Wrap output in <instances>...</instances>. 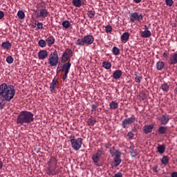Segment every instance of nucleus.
Masks as SVG:
<instances>
[{"mask_svg": "<svg viewBox=\"0 0 177 177\" xmlns=\"http://www.w3.org/2000/svg\"><path fill=\"white\" fill-rule=\"evenodd\" d=\"M16 95V90L13 85L3 83L0 85V110L5 107V102H10Z\"/></svg>", "mask_w": 177, "mask_h": 177, "instance_id": "obj_1", "label": "nucleus"}, {"mask_svg": "<svg viewBox=\"0 0 177 177\" xmlns=\"http://www.w3.org/2000/svg\"><path fill=\"white\" fill-rule=\"evenodd\" d=\"M34 121V113L28 111H21L17 118V124L18 125H25L31 124Z\"/></svg>", "mask_w": 177, "mask_h": 177, "instance_id": "obj_2", "label": "nucleus"}, {"mask_svg": "<svg viewBox=\"0 0 177 177\" xmlns=\"http://www.w3.org/2000/svg\"><path fill=\"white\" fill-rule=\"evenodd\" d=\"M110 154L111 157H113L115 167H118V165H120V164L122 162L121 151L118 150L114 151V147H113V149L110 150Z\"/></svg>", "mask_w": 177, "mask_h": 177, "instance_id": "obj_3", "label": "nucleus"}, {"mask_svg": "<svg viewBox=\"0 0 177 177\" xmlns=\"http://www.w3.org/2000/svg\"><path fill=\"white\" fill-rule=\"evenodd\" d=\"M93 41H95V38H93V36L88 35L85 36L83 39H78L77 40V45H84V44H86L87 45H92V44H93Z\"/></svg>", "mask_w": 177, "mask_h": 177, "instance_id": "obj_4", "label": "nucleus"}, {"mask_svg": "<svg viewBox=\"0 0 177 177\" xmlns=\"http://www.w3.org/2000/svg\"><path fill=\"white\" fill-rule=\"evenodd\" d=\"M73 138L71 139L72 149L75 150V151H77V150H80V149H81L82 147V138H78L75 139L74 136Z\"/></svg>", "mask_w": 177, "mask_h": 177, "instance_id": "obj_5", "label": "nucleus"}, {"mask_svg": "<svg viewBox=\"0 0 177 177\" xmlns=\"http://www.w3.org/2000/svg\"><path fill=\"white\" fill-rule=\"evenodd\" d=\"M48 64L51 67H56L59 64V55H57V52H54L51 53L49 56Z\"/></svg>", "mask_w": 177, "mask_h": 177, "instance_id": "obj_6", "label": "nucleus"}, {"mask_svg": "<svg viewBox=\"0 0 177 177\" xmlns=\"http://www.w3.org/2000/svg\"><path fill=\"white\" fill-rule=\"evenodd\" d=\"M142 20H143V15L142 13H130V21H131V23H135V21H138L139 23H140Z\"/></svg>", "mask_w": 177, "mask_h": 177, "instance_id": "obj_7", "label": "nucleus"}, {"mask_svg": "<svg viewBox=\"0 0 177 177\" xmlns=\"http://www.w3.org/2000/svg\"><path fill=\"white\" fill-rule=\"evenodd\" d=\"M71 57H73V50L66 49L62 54V60L64 63H66V62H68Z\"/></svg>", "mask_w": 177, "mask_h": 177, "instance_id": "obj_8", "label": "nucleus"}, {"mask_svg": "<svg viewBox=\"0 0 177 177\" xmlns=\"http://www.w3.org/2000/svg\"><path fill=\"white\" fill-rule=\"evenodd\" d=\"M71 67V63L70 62L65 63L62 66V70L65 73L64 75L62 77L63 81H65V80H67V75H68V71H70Z\"/></svg>", "mask_w": 177, "mask_h": 177, "instance_id": "obj_9", "label": "nucleus"}, {"mask_svg": "<svg viewBox=\"0 0 177 177\" xmlns=\"http://www.w3.org/2000/svg\"><path fill=\"white\" fill-rule=\"evenodd\" d=\"M136 118L135 116H131L129 118H126L122 122V128H127V125H131V124H133L135 122Z\"/></svg>", "mask_w": 177, "mask_h": 177, "instance_id": "obj_10", "label": "nucleus"}, {"mask_svg": "<svg viewBox=\"0 0 177 177\" xmlns=\"http://www.w3.org/2000/svg\"><path fill=\"white\" fill-rule=\"evenodd\" d=\"M48 15H49V12H48V10L46 8H41L39 10V12L36 14L37 19L42 18L45 19L48 17Z\"/></svg>", "mask_w": 177, "mask_h": 177, "instance_id": "obj_11", "label": "nucleus"}, {"mask_svg": "<svg viewBox=\"0 0 177 177\" xmlns=\"http://www.w3.org/2000/svg\"><path fill=\"white\" fill-rule=\"evenodd\" d=\"M102 150L98 149L96 153H94L92 156V160L95 164H97L100 161V158L102 157Z\"/></svg>", "mask_w": 177, "mask_h": 177, "instance_id": "obj_12", "label": "nucleus"}, {"mask_svg": "<svg viewBox=\"0 0 177 177\" xmlns=\"http://www.w3.org/2000/svg\"><path fill=\"white\" fill-rule=\"evenodd\" d=\"M160 122L161 125H167L168 122H169V116L167 114L162 115L160 118H159Z\"/></svg>", "mask_w": 177, "mask_h": 177, "instance_id": "obj_13", "label": "nucleus"}, {"mask_svg": "<svg viewBox=\"0 0 177 177\" xmlns=\"http://www.w3.org/2000/svg\"><path fill=\"white\" fill-rule=\"evenodd\" d=\"M59 85V82H57V80L53 79L51 84H50V92L51 93H53L54 91L57 88V86Z\"/></svg>", "mask_w": 177, "mask_h": 177, "instance_id": "obj_14", "label": "nucleus"}, {"mask_svg": "<svg viewBox=\"0 0 177 177\" xmlns=\"http://www.w3.org/2000/svg\"><path fill=\"white\" fill-rule=\"evenodd\" d=\"M72 3L76 8H81L82 5H86V0H73Z\"/></svg>", "mask_w": 177, "mask_h": 177, "instance_id": "obj_15", "label": "nucleus"}, {"mask_svg": "<svg viewBox=\"0 0 177 177\" xmlns=\"http://www.w3.org/2000/svg\"><path fill=\"white\" fill-rule=\"evenodd\" d=\"M38 57L39 60H44V59H46V57H48V51L45 50H40L38 53Z\"/></svg>", "mask_w": 177, "mask_h": 177, "instance_id": "obj_16", "label": "nucleus"}, {"mask_svg": "<svg viewBox=\"0 0 177 177\" xmlns=\"http://www.w3.org/2000/svg\"><path fill=\"white\" fill-rule=\"evenodd\" d=\"M48 167H57V159H56L55 157H51L48 161Z\"/></svg>", "mask_w": 177, "mask_h": 177, "instance_id": "obj_17", "label": "nucleus"}, {"mask_svg": "<svg viewBox=\"0 0 177 177\" xmlns=\"http://www.w3.org/2000/svg\"><path fill=\"white\" fill-rule=\"evenodd\" d=\"M46 174L48 175H49L50 176V175L52 176H53L54 175H56V174H57L56 172V167H51V166H48L47 171H46Z\"/></svg>", "mask_w": 177, "mask_h": 177, "instance_id": "obj_18", "label": "nucleus"}, {"mask_svg": "<svg viewBox=\"0 0 177 177\" xmlns=\"http://www.w3.org/2000/svg\"><path fill=\"white\" fill-rule=\"evenodd\" d=\"M169 64H177V54L174 53L172 55H171L169 62H168Z\"/></svg>", "mask_w": 177, "mask_h": 177, "instance_id": "obj_19", "label": "nucleus"}, {"mask_svg": "<svg viewBox=\"0 0 177 177\" xmlns=\"http://www.w3.org/2000/svg\"><path fill=\"white\" fill-rule=\"evenodd\" d=\"M122 77V71L121 70H116L113 72V78L114 80H120Z\"/></svg>", "mask_w": 177, "mask_h": 177, "instance_id": "obj_20", "label": "nucleus"}, {"mask_svg": "<svg viewBox=\"0 0 177 177\" xmlns=\"http://www.w3.org/2000/svg\"><path fill=\"white\" fill-rule=\"evenodd\" d=\"M154 129L153 124H149V125H145L144 126V132L145 133H150L153 131V129Z\"/></svg>", "mask_w": 177, "mask_h": 177, "instance_id": "obj_21", "label": "nucleus"}, {"mask_svg": "<svg viewBox=\"0 0 177 177\" xmlns=\"http://www.w3.org/2000/svg\"><path fill=\"white\" fill-rule=\"evenodd\" d=\"M160 89H162L165 93H168V92H169V84L167 82H164L161 84Z\"/></svg>", "mask_w": 177, "mask_h": 177, "instance_id": "obj_22", "label": "nucleus"}, {"mask_svg": "<svg viewBox=\"0 0 177 177\" xmlns=\"http://www.w3.org/2000/svg\"><path fill=\"white\" fill-rule=\"evenodd\" d=\"M86 124L87 125H88V127H93V125L96 124V118H93L91 116L87 120Z\"/></svg>", "mask_w": 177, "mask_h": 177, "instance_id": "obj_23", "label": "nucleus"}, {"mask_svg": "<svg viewBox=\"0 0 177 177\" xmlns=\"http://www.w3.org/2000/svg\"><path fill=\"white\" fill-rule=\"evenodd\" d=\"M167 131H168V127L165 126H160L158 129L160 135H165V133H167Z\"/></svg>", "mask_w": 177, "mask_h": 177, "instance_id": "obj_24", "label": "nucleus"}, {"mask_svg": "<svg viewBox=\"0 0 177 177\" xmlns=\"http://www.w3.org/2000/svg\"><path fill=\"white\" fill-rule=\"evenodd\" d=\"M151 36V32H150V30H145V31H142L141 32V37H142V38H149V37Z\"/></svg>", "mask_w": 177, "mask_h": 177, "instance_id": "obj_25", "label": "nucleus"}, {"mask_svg": "<svg viewBox=\"0 0 177 177\" xmlns=\"http://www.w3.org/2000/svg\"><path fill=\"white\" fill-rule=\"evenodd\" d=\"M109 107L111 110H115L116 109H118V103L115 101H112L109 104Z\"/></svg>", "mask_w": 177, "mask_h": 177, "instance_id": "obj_26", "label": "nucleus"}, {"mask_svg": "<svg viewBox=\"0 0 177 177\" xmlns=\"http://www.w3.org/2000/svg\"><path fill=\"white\" fill-rule=\"evenodd\" d=\"M165 66V64H164L163 62L159 61L156 64L157 70H158L159 71H161V70H162V68H164Z\"/></svg>", "mask_w": 177, "mask_h": 177, "instance_id": "obj_27", "label": "nucleus"}, {"mask_svg": "<svg viewBox=\"0 0 177 177\" xmlns=\"http://www.w3.org/2000/svg\"><path fill=\"white\" fill-rule=\"evenodd\" d=\"M62 26L65 30H67V28H70V27H71V24H70V21L66 20L62 22Z\"/></svg>", "mask_w": 177, "mask_h": 177, "instance_id": "obj_28", "label": "nucleus"}, {"mask_svg": "<svg viewBox=\"0 0 177 177\" xmlns=\"http://www.w3.org/2000/svg\"><path fill=\"white\" fill-rule=\"evenodd\" d=\"M102 67H104V68H106V70H110V68H111V64L109 62H103Z\"/></svg>", "mask_w": 177, "mask_h": 177, "instance_id": "obj_29", "label": "nucleus"}, {"mask_svg": "<svg viewBox=\"0 0 177 177\" xmlns=\"http://www.w3.org/2000/svg\"><path fill=\"white\" fill-rule=\"evenodd\" d=\"M161 162L163 165H167L168 162H169V158H168V156H163L161 159Z\"/></svg>", "mask_w": 177, "mask_h": 177, "instance_id": "obj_30", "label": "nucleus"}, {"mask_svg": "<svg viewBox=\"0 0 177 177\" xmlns=\"http://www.w3.org/2000/svg\"><path fill=\"white\" fill-rule=\"evenodd\" d=\"M122 41H128L129 39V33L126 32H124L121 37Z\"/></svg>", "mask_w": 177, "mask_h": 177, "instance_id": "obj_31", "label": "nucleus"}, {"mask_svg": "<svg viewBox=\"0 0 177 177\" xmlns=\"http://www.w3.org/2000/svg\"><path fill=\"white\" fill-rule=\"evenodd\" d=\"M17 16L19 19L23 20V19L26 17V14H24V12H23V10H19L17 12Z\"/></svg>", "mask_w": 177, "mask_h": 177, "instance_id": "obj_32", "label": "nucleus"}, {"mask_svg": "<svg viewBox=\"0 0 177 177\" xmlns=\"http://www.w3.org/2000/svg\"><path fill=\"white\" fill-rule=\"evenodd\" d=\"M158 151L160 154H164V153H165V146L160 145L158 147Z\"/></svg>", "mask_w": 177, "mask_h": 177, "instance_id": "obj_33", "label": "nucleus"}, {"mask_svg": "<svg viewBox=\"0 0 177 177\" xmlns=\"http://www.w3.org/2000/svg\"><path fill=\"white\" fill-rule=\"evenodd\" d=\"M46 41L48 45H53V44H55V38L53 37H48Z\"/></svg>", "mask_w": 177, "mask_h": 177, "instance_id": "obj_34", "label": "nucleus"}, {"mask_svg": "<svg viewBox=\"0 0 177 177\" xmlns=\"http://www.w3.org/2000/svg\"><path fill=\"white\" fill-rule=\"evenodd\" d=\"M105 28V32H106V34H111L112 31H113V27H111V26L110 25H108V26H106L104 27Z\"/></svg>", "mask_w": 177, "mask_h": 177, "instance_id": "obj_35", "label": "nucleus"}, {"mask_svg": "<svg viewBox=\"0 0 177 177\" xmlns=\"http://www.w3.org/2000/svg\"><path fill=\"white\" fill-rule=\"evenodd\" d=\"M112 52L115 56H118L120 55V48H117L116 46H114L113 48Z\"/></svg>", "mask_w": 177, "mask_h": 177, "instance_id": "obj_36", "label": "nucleus"}, {"mask_svg": "<svg viewBox=\"0 0 177 177\" xmlns=\"http://www.w3.org/2000/svg\"><path fill=\"white\" fill-rule=\"evenodd\" d=\"M95 12L93 10H89L87 12V15L90 19H93V17H95Z\"/></svg>", "mask_w": 177, "mask_h": 177, "instance_id": "obj_37", "label": "nucleus"}, {"mask_svg": "<svg viewBox=\"0 0 177 177\" xmlns=\"http://www.w3.org/2000/svg\"><path fill=\"white\" fill-rule=\"evenodd\" d=\"M15 59H13L12 56H8L6 57V62L7 63H8V64H12V63H13V61Z\"/></svg>", "mask_w": 177, "mask_h": 177, "instance_id": "obj_38", "label": "nucleus"}, {"mask_svg": "<svg viewBox=\"0 0 177 177\" xmlns=\"http://www.w3.org/2000/svg\"><path fill=\"white\" fill-rule=\"evenodd\" d=\"M36 25L38 30H44V24H42V22H37Z\"/></svg>", "mask_w": 177, "mask_h": 177, "instance_id": "obj_39", "label": "nucleus"}, {"mask_svg": "<svg viewBox=\"0 0 177 177\" xmlns=\"http://www.w3.org/2000/svg\"><path fill=\"white\" fill-rule=\"evenodd\" d=\"M139 97L140 99H141L142 100H145V99H146V97H147V95H146V93H140L139 94Z\"/></svg>", "mask_w": 177, "mask_h": 177, "instance_id": "obj_40", "label": "nucleus"}, {"mask_svg": "<svg viewBox=\"0 0 177 177\" xmlns=\"http://www.w3.org/2000/svg\"><path fill=\"white\" fill-rule=\"evenodd\" d=\"M165 3L167 6H172L174 5V1L173 0H165Z\"/></svg>", "mask_w": 177, "mask_h": 177, "instance_id": "obj_41", "label": "nucleus"}, {"mask_svg": "<svg viewBox=\"0 0 177 177\" xmlns=\"http://www.w3.org/2000/svg\"><path fill=\"white\" fill-rule=\"evenodd\" d=\"M135 81L137 84H140V82H141L142 81V77L140 76H137L136 78H135Z\"/></svg>", "mask_w": 177, "mask_h": 177, "instance_id": "obj_42", "label": "nucleus"}, {"mask_svg": "<svg viewBox=\"0 0 177 177\" xmlns=\"http://www.w3.org/2000/svg\"><path fill=\"white\" fill-rule=\"evenodd\" d=\"M127 136H128V138H129V139H132V138H133V136H135V134H133V133H132L131 131H129L127 133Z\"/></svg>", "mask_w": 177, "mask_h": 177, "instance_id": "obj_43", "label": "nucleus"}, {"mask_svg": "<svg viewBox=\"0 0 177 177\" xmlns=\"http://www.w3.org/2000/svg\"><path fill=\"white\" fill-rule=\"evenodd\" d=\"M91 109L93 111H97V105L93 104Z\"/></svg>", "mask_w": 177, "mask_h": 177, "instance_id": "obj_44", "label": "nucleus"}, {"mask_svg": "<svg viewBox=\"0 0 177 177\" xmlns=\"http://www.w3.org/2000/svg\"><path fill=\"white\" fill-rule=\"evenodd\" d=\"M38 44L39 45H46V41L41 39L40 41H39Z\"/></svg>", "mask_w": 177, "mask_h": 177, "instance_id": "obj_45", "label": "nucleus"}, {"mask_svg": "<svg viewBox=\"0 0 177 177\" xmlns=\"http://www.w3.org/2000/svg\"><path fill=\"white\" fill-rule=\"evenodd\" d=\"M5 17V12L3 11H0V20H2Z\"/></svg>", "mask_w": 177, "mask_h": 177, "instance_id": "obj_46", "label": "nucleus"}, {"mask_svg": "<svg viewBox=\"0 0 177 177\" xmlns=\"http://www.w3.org/2000/svg\"><path fill=\"white\" fill-rule=\"evenodd\" d=\"M131 156L132 157H136V156H138V152H136V151H132L131 152Z\"/></svg>", "mask_w": 177, "mask_h": 177, "instance_id": "obj_47", "label": "nucleus"}, {"mask_svg": "<svg viewBox=\"0 0 177 177\" xmlns=\"http://www.w3.org/2000/svg\"><path fill=\"white\" fill-rule=\"evenodd\" d=\"M113 177H122V173L118 172L114 174Z\"/></svg>", "mask_w": 177, "mask_h": 177, "instance_id": "obj_48", "label": "nucleus"}, {"mask_svg": "<svg viewBox=\"0 0 177 177\" xmlns=\"http://www.w3.org/2000/svg\"><path fill=\"white\" fill-rule=\"evenodd\" d=\"M153 171L157 174V172H158V165H155L153 168Z\"/></svg>", "mask_w": 177, "mask_h": 177, "instance_id": "obj_49", "label": "nucleus"}, {"mask_svg": "<svg viewBox=\"0 0 177 177\" xmlns=\"http://www.w3.org/2000/svg\"><path fill=\"white\" fill-rule=\"evenodd\" d=\"M3 49H9L10 48V45H3Z\"/></svg>", "mask_w": 177, "mask_h": 177, "instance_id": "obj_50", "label": "nucleus"}, {"mask_svg": "<svg viewBox=\"0 0 177 177\" xmlns=\"http://www.w3.org/2000/svg\"><path fill=\"white\" fill-rule=\"evenodd\" d=\"M171 177H177V172L174 171V172L171 173Z\"/></svg>", "mask_w": 177, "mask_h": 177, "instance_id": "obj_51", "label": "nucleus"}, {"mask_svg": "<svg viewBox=\"0 0 177 177\" xmlns=\"http://www.w3.org/2000/svg\"><path fill=\"white\" fill-rule=\"evenodd\" d=\"M1 45H10V42H9V41L3 42V43L1 44Z\"/></svg>", "mask_w": 177, "mask_h": 177, "instance_id": "obj_52", "label": "nucleus"}, {"mask_svg": "<svg viewBox=\"0 0 177 177\" xmlns=\"http://www.w3.org/2000/svg\"><path fill=\"white\" fill-rule=\"evenodd\" d=\"M133 2H135V3H140V2H142V0H133Z\"/></svg>", "mask_w": 177, "mask_h": 177, "instance_id": "obj_53", "label": "nucleus"}, {"mask_svg": "<svg viewBox=\"0 0 177 177\" xmlns=\"http://www.w3.org/2000/svg\"><path fill=\"white\" fill-rule=\"evenodd\" d=\"M2 167H3V163L0 161V169H2Z\"/></svg>", "mask_w": 177, "mask_h": 177, "instance_id": "obj_54", "label": "nucleus"}, {"mask_svg": "<svg viewBox=\"0 0 177 177\" xmlns=\"http://www.w3.org/2000/svg\"><path fill=\"white\" fill-rule=\"evenodd\" d=\"M163 57H168V55H167V53L165 52V53H163Z\"/></svg>", "mask_w": 177, "mask_h": 177, "instance_id": "obj_55", "label": "nucleus"}, {"mask_svg": "<svg viewBox=\"0 0 177 177\" xmlns=\"http://www.w3.org/2000/svg\"><path fill=\"white\" fill-rule=\"evenodd\" d=\"M40 46L41 47V48H45V46H46V45H40Z\"/></svg>", "mask_w": 177, "mask_h": 177, "instance_id": "obj_56", "label": "nucleus"}, {"mask_svg": "<svg viewBox=\"0 0 177 177\" xmlns=\"http://www.w3.org/2000/svg\"><path fill=\"white\" fill-rule=\"evenodd\" d=\"M174 92H176V93H177V87L174 89Z\"/></svg>", "mask_w": 177, "mask_h": 177, "instance_id": "obj_57", "label": "nucleus"}, {"mask_svg": "<svg viewBox=\"0 0 177 177\" xmlns=\"http://www.w3.org/2000/svg\"><path fill=\"white\" fill-rule=\"evenodd\" d=\"M106 149H107V147H109V145L106 146Z\"/></svg>", "mask_w": 177, "mask_h": 177, "instance_id": "obj_58", "label": "nucleus"}, {"mask_svg": "<svg viewBox=\"0 0 177 177\" xmlns=\"http://www.w3.org/2000/svg\"><path fill=\"white\" fill-rule=\"evenodd\" d=\"M106 149H107V147H109V145L106 146Z\"/></svg>", "mask_w": 177, "mask_h": 177, "instance_id": "obj_59", "label": "nucleus"}, {"mask_svg": "<svg viewBox=\"0 0 177 177\" xmlns=\"http://www.w3.org/2000/svg\"><path fill=\"white\" fill-rule=\"evenodd\" d=\"M145 28H147V26H145Z\"/></svg>", "mask_w": 177, "mask_h": 177, "instance_id": "obj_60", "label": "nucleus"}]
</instances>
